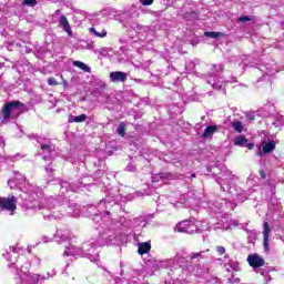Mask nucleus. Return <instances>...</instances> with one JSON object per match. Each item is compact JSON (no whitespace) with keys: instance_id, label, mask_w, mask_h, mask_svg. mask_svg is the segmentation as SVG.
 Returning <instances> with one entry per match:
<instances>
[{"instance_id":"6","label":"nucleus","mask_w":284,"mask_h":284,"mask_svg":"<svg viewBox=\"0 0 284 284\" xmlns=\"http://www.w3.org/2000/svg\"><path fill=\"white\" fill-rule=\"evenodd\" d=\"M128 79V73L123 72V71H114L110 73V81L112 83H118V82H125V80Z\"/></svg>"},{"instance_id":"9","label":"nucleus","mask_w":284,"mask_h":284,"mask_svg":"<svg viewBox=\"0 0 284 284\" xmlns=\"http://www.w3.org/2000/svg\"><path fill=\"white\" fill-rule=\"evenodd\" d=\"M151 250L152 244H150V242L140 243L138 246V254H140V256H143L145 254H150Z\"/></svg>"},{"instance_id":"15","label":"nucleus","mask_w":284,"mask_h":284,"mask_svg":"<svg viewBox=\"0 0 284 284\" xmlns=\"http://www.w3.org/2000/svg\"><path fill=\"white\" fill-rule=\"evenodd\" d=\"M125 130H128V125L125 124V122H121L118 126L119 136H125Z\"/></svg>"},{"instance_id":"10","label":"nucleus","mask_w":284,"mask_h":284,"mask_svg":"<svg viewBox=\"0 0 284 284\" xmlns=\"http://www.w3.org/2000/svg\"><path fill=\"white\" fill-rule=\"evenodd\" d=\"M215 132H219V126L216 125H209L205 128L202 136L203 139H210Z\"/></svg>"},{"instance_id":"17","label":"nucleus","mask_w":284,"mask_h":284,"mask_svg":"<svg viewBox=\"0 0 284 284\" xmlns=\"http://www.w3.org/2000/svg\"><path fill=\"white\" fill-rule=\"evenodd\" d=\"M37 0H24L22 2V6H29L30 8H34V6H37Z\"/></svg>"},{"instance_id":"23","label":"nucleus","mask_w":284,"mask_h":284,"mask_svg":"<svg viewBox=\"0 0 284 284\" xmlns=\"http://www.w3.org/2000/svg\"><path fill=\"white\" fill-rule=\"evenodd\" d=\"M200 256H201V253H193V254L191 255V258H192V260H194V258H200Z\"/></svg>"},{"instance_id":"1","label":"nucleus","mask_w":284,"mask_h":284,"mask_svg":"<svg viewBox=\"0 0 284 284\" xmlns=\"http://www.w3.org/2000/svg\"><path fill=\"white\" fill-rule=\"evenodd\" d=\"M21 108H26V104L19 100L7 102L0 110V121L8 123L10 119H19L22 112Z\"/></svg>"},{"instance_id":"12","label":"nucleus","mask_w":284,"mask_h":284,"mask_svg":"<svg viewBox=\"0 0 284 284\" xmlns=\"http://www.w3.org/2000/svg\"><path fill=\"white\" fill-rule=\"evenodd\" d=\"M204 36L209 37L210 39H219V37H225V33L216 32V31H207L204 33Z\"/></svg>"},{"instance_id":"16","label":"nucleus","mask_w":284,"mask_h":284,"mask_svg":"<svg viewBox=\"0 0 284 284\" xmlns=\"http://www.w3.org/2000/svg\"><path fill=\"white\" fill-rule=\"evenodd\" d=\"M88 119V115H85V113H82L78 116H73L72 121L73 123H83V121H85Z\"/></svg>"},{"instance_id":"21","label":"nucleus","mask_w":284,"mask_h":284,"mask_svg":"<svg viewBox=\"0 0 284 284\" xmlns=\"http://www.w3.org/2000/svg\"><path fill=\"white\" fill-rule=\"evenodd\" d=\"M140 3H142V6H152V3H154V0H140Z\"/></svg>"},{"instance_id":"24","label":"nucleus","mask_w":284,"mask_h":284,"mask_svg":"<svg viewBox=\"0 0 284 284\" xmlns=\"http://www.w3.org/2000/svg\"><path fill=\"white\" fill-rule=\"evenodd\" d=\"M41 150H50V144H41Z\"/></svg>"},{"instance_id":"5","label":"nucleus","mask_w":284,"mask_h":284,"mask_svg":"<svg viewBox=\"0 0 284 284\" xmlns=\"http://www.w3.org/2000/svg\"><path fill=\"white\" fill-rule=\"evenodd\" d=\"M263 236H264V241H263V245H264V250L267 252L270 250V234H272V229L270 227V223L268 222H264L263 223Z\"/></svg>"},{"instance_id":"18","label":"nucleus","mask_w":284,"mask_h":284,"mask_svg":"<svg viewBox=\"0 0 284 284\" xmlns=\"http://www.w3.org/2000/svg\"><path fill=\"white\" fill-rule=\"evenodd\" d=\"M237 21L240 23H245V21H252V18L250 16H243V17H240Z\"/></svg>"},{"instance_id":"7","label":"nucleus","mask_w":284,"mask_h":284,"mask_svg":"<svg viewBox=\"0 0 284 284\" xmlns=\"http://www.w3.org/2000/svg\"><path fill=\"white\" fill-rule=\"evenodd\" d=\"M59 26L67 32V34H69V37H72V27H70V22L65 16L60 17Z\"/></svg>"},{"instance_id":"4","label":"nucleus","mask_w":284,"mask_h":284,"mask_svg":"<svg viewBox=\"0 0 284 284\" xmlns=\"http://www.w3.org/2000/svg\"><path fill=\"white\" fill-rule=\"evenodd\" d=\"M247 263L250 267L258 270V267H263L265 265V258L261 257V255L256 253H253L247 256Z\"/></svg>"},{"instance_id":"27","label":"nucleus","mask_w":284,"mask_h":284,"mask_svg":"<svg viewBox=\"0 0 284 284\" xmlns=\"http://www.w3.org/2000/svg\"><path fill=\"white\" fill-rule=\"evenodd\" d=\"M191 179H196V173H192Z\"/></svg>"},{"instance_id":"11","label":"nucleus","mask_w":284,"mask_h":284,"mask_svg":"<svg viewBox=\"0 0 284 284\" xmlns=\"http://www.w3.org/2000/svg\"><path fill=\"white\" fill-rule=\"evenodd\" d=\"M73 65L75 68H79L80 70H83V72H88V73L92 72V69L90 67H88V64H85L81 61H74Z\"/></svg>"},{"instance_id":"25","label":"nucleus","mask_w":284,"mask_h":284,"mask_svg":"<svg viewBox=\"0 0 284 284\" xmlns=\"http://www.w3.org/2000/svg\"><path fill=\"white\" fill-rule=\"evenodd\" d=\"M246 148L250 149V150H254V143H247Z\"/></svg>"},{"instance_id":"3","label":"nucleus","mask_w":284,"mask_h":284,"mask_svg":"<svg viewBox=\"0 0 284 284\" xmlns=\"http://www.w3.org/2000/svg\"><path fill=\"white\" fill-rule=\"evenodd\" d=\"M256 156H265V154H272L276 150V142L274 140L262 141L257 148Z\"/></svg>"},{"instance_id":"22","label":"nucleus","mask_w":284,"mask_h":284,"mask_svg":"<svg viewBox=\"0 0 284 284\" xmlns=\"http://www.w3.org/2000/svg\"><path fill=\"white\" fill-rule=\"evenodd\" d=\"M92 30L97 34V37H100L101 39H103V37H105L108 34L106 32L100 33V32H97L94 29H92Z\"/></svg>"},{"instance_id":"8","label":"nucleus","mask_w":284,"mask_h":284,"mask_svg":"<svg viewBox=\"0 0 284 284\" xmlns=\"http://www.w3.org/2000/svg\"><path fill=\"white\" fill-rule=\"evenodd\" d=\"M174 232H179L180 234H187V232H190V221H183L178 223Z\"/></svg>"},{"instance_id":"26","label":"nucleus","mask_w":284,"mask_h":284,"mask_svg":"<svg viewBox=\"0 0 284 284\" xmlns=\"http://www.w3.org/2000/svg\"><path fill=\"white\" fill-rule=\"evenodd\" d=\"M260 176L261 179H265L266 178L265 171H260Z\"/></svg>"},{"instance_id":"28","label":"nucleus","mask_w":284,"mask_h":284,"mask_svg":"<svg viewBox=\"0 0 284 284\" xmlns=\"http://www.w3.org/2000/svg\"><path fill=\"white\" fill-rule=\"evenodd\" d=\"M55 12H57V13H59V12H60V10H57Z\"/></svg>"},{"instance_id":"13","label":"nucleus","mask_w":284,"mask_h":284,"mask_svg":"<svg viewBox=\"0 0 284 284\" xmlns=\"http://www.w3.org/2000/svg\"><path fill=\"white\" fill-rule=\"evenodd\" d=\"M233 130H235L239 134H241V132H243V123L239 120L233 121L231 123Z\"/></svg>"},{"instance_id":"19","label":"nucleus","mask_w":284,"mask_h":284,"mask_svg":"<svg viewBox=\"0 0 284 284\" xmlns=\"http://www.w3.org/2000/svg\"><path fill=\"white\" fill-rule=\"evenodd\" d=\"M48 84L54 87V85H59V82H57V79H54V78H49Z\"/></svg>"},{"instance_id":"14","label":"nucleus","mask_w":284,"mask_h":284,"mask_svg":"<svg viewBox=\"0 0 284 284\" xmlns=\"http://www.w3.org/2000/svg\"><path fill=\"white\" fill-rule=\"evenodd\" d=\"M247 143V138L244 135H239L234 139V145H245Z\"/></svg>"},{"instance_id":"2","label":"nucleus","mask_w":284,"mask_h":284,"mask_svg":"<svg viewBox=\"0 0 284 284\" xmlns=\"http://www.w3.org/2000/svg\"><path fill=\"white\" fill-rule=\"evenodd\" d=\"M17 196L8 195L7 197H0V210H6L7 212H16L17 210Z\"/></svg>"},{"instance_id":"20","label":"nucleus","mask_w":284,"mask_h":284,"mask_svg":"<svg viewBox=\"0 0 284 284\" xmlns=\"http://www.w3.org/2000/svg\"><path fill=\"white\" fill-rule=\"evenodd\" d=\"M216 252L220 254V256H223V254H225V247L224 246H216Z\"/></svg>"}]
</instances>
